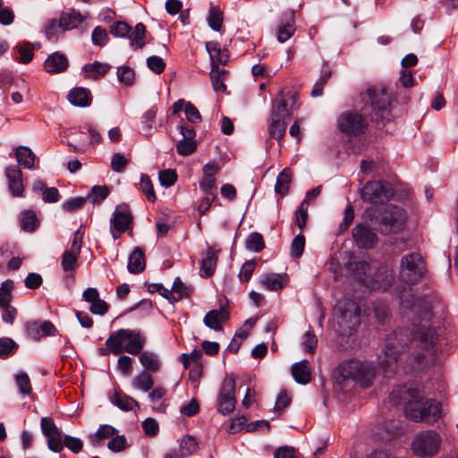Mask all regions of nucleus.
<instances>
[{
    "label": "nucleus",
    "mask_w": 458,
    "mask_h": 458,
    "mask_svg": "<svg viewBox=\"0 0 458 458\" xmlns=\"http://www.w3.org/2000/svg\"><path fill=\"white\" fill-rule=\"evenodd\" d=\"M131 28L123 21H116L111 26L110 32L114 37H127L130 34Z\"/></svg>",
    "instance_id": "61"
},
{
    "label": "nucleus",
    "mask_w": 458,
    "mask_h": 458,
    "mask_svg": "<svg viewBox=\"0 0 458 458\" xmlns=\"http://www.w3.org/2000/svg\"><path fill=\"white\" fill-rule=\"evenodd\" d=\"M375 317L380 323H385L390 315L388 306L384 302H376L373 306Z\"/></svg>",
    "instance_id": "60"
},
{
    "label": "nucleus",
    "mask_w": 458,
    "mask_h": 458,
    "mask_svg": "<svg viewBox=\"0 0 458 458\" xmlns=\"http://www.w3.org/2000/svg\"><path fill=\"white\" fill-rule=\"evenodd\" d=\"M218 251L211 246L208 247L206 256L200 262L199 274L202 277H209L214 274L218 259Z\"/></svg>",
    "instance_id": "22"
},
{
    "label": "nucleus",
    "mask_w": 458,
    "mask_h": 458,
    "mask_svg": "<svg viewBox=\"0 0 458 458\" xmlns=\"http://www.w3.org/2000/svg\"><path fill=\"white\" fill-rule=\"evenodd\" d=\"M348 271L352 273L353 277L365 284L370 270L369 264L364 260H349L346 264Z\"/></svg>",
    "instance_id": "23"
},
{
    "label": "nucleus",
    "mask_w": 458,
    "mask_h": 458,
    "mask_svg": "<svg viewBox=\"0 0 458 458\" xmlns=\"http://www.w3.org/2000/svg\"><path fill=\"white\" fill-rule=\"evenodd\" d=\"M425 273V261L420 253H409L401 259L399 276L403 282L408 284H416L423 277Z\"/></svg>",
    "instance_id": "7"
},
{
    "label": "nucleus",
    "mask_w": 458,
    "mask_h": 458,
    "mask_svg": "<svg viewBox=\"0 0 458 458\" xmlns=\"http://www.w3.org/2000/svg\"><path fill=\"white\" fill-rule=\"evenodd\" d=\"M366 96L371 107L374 120L386 119L390 113L391 96L383 86H372L367 89Z\"/></svg>",
    "instance_id": "9"
},
{
    "label": "nucleus",
    "mask_w": 458,
    "mask_h": 458,
    "mask_svg": "<svg viewBox=\"0 0 458 458\" xmlns=\"http://www.w3.org/2000/svg\"><path fill=\"white\" fill-rule=\"evenodd\" d=\"M38 226V220L37 218L36 214L31 211L28 210L25 211L22 214L21 219V227L25 232H34L37 227Z\"/></svg>",
    "instance_id": "44"
},
{
    "label": "nucleus",
    "mask_w": 458,
    "mask_h": 458,
    "mask_svg": "<svg viewBox=\"0 0 458 458\" xmlns=\"http://www.w3.org/2000/svg\"><path fill=\"white\" fill-rule=\"evenodd\" d=\"M68 100L72 106L85 107L91 103V94L88 89L82 87L74 88L70 90Z\"/></svg>",
    "instance_id": "24"
},
{
    "label": "nucleus",
    "mask_w": 458,
    "mask_h": 458,
    "mask_svg": "<svg viewBox=\"0 0 458 458\" xmlns=\"http://www.w3.org/2000/svg\"><path fill=\"white\" fill-rule=\"evenodd\" d=\"M302 345L308 353H315L318 345V338L312 331L309 330L304 334Z\"/></svg>",
    "instance_id": "52"
},
{
    "label": "nucleus",
    "mask_w": 458,
    "mask_h": 458,
    "mask_svg": "<svg viewBox=\"0 0 458 458\" xmlns=\"http://www.w3.org/2000/svg\"><path fill=\"white\" fill-rule=\"evenodd\" d=\"M206 49L211 60V68H219V64L225 65L229 60V53L222 49L218 43L209 41L206 43Z\"/></svg>",
    "instance_id": "19"
},
{
    "label": "nucleus",
    "mask_w": 458,
    "mask_h": 458,
    "mask_svg": "<svg viewBox=\"0 0 458 458\" xmlns=\"http://www.w3.org/2000/svg\"><path fill=\"white\" fill-rule=\"evenodd\" d=\"M256 267L255 260L246 261L241 267L239 278L242 282H248Z\"/></svg>",
    "instance_id": "64"
},
{
    "label": "nucleus",
    "mask_w": 458,
    "mask_h": 458,
    "mask_svg": "<svg viewBox=\"0 0 458 458\" xmlns=\"http://www.w3.org/2000/svg\"><path fill=\"white\" fill-rule=\"evenodd\" d=\"M394 196V191L387 182H367L360 190V198L364 202L371 204H383Z\"/></svg>",
    "instance_id": "10"
},
{
    "label": "nucleus",
    "mask_w": 458,
    "mask_h": 458,
    "mask_svg": "<svg viewBox=\"0 0 458 458\" xmlns=\"http://www.w3.org/2000/svg\"><path fill=\"white\" fill-rule=\"evenodd\" d=\"M199 448L197 440L190 435L185 436L180 443V457L184 458L196 453Z\"/></svg>",
    "instance_id": "38"
},
{
    "label": "nucleus",
    "mask_w": 458,
    "mask_h": 458,
    "mask_svg": "<svg viewBox=\"0 0 458 458\" xmlns=\"http://www.w3.org/2000/svg\"><path fill=\"white\" fill-rule=\"evenodd\" d=\"M208 22L211 29L216 31H219L223 23V14L219 9L212 7L209 11L208 17Z\"/></svg>",
    "instance_id": "49"
},
{
    "label": "nucleus",
    "mask_w": 458,
    "mask_h": 458,
    "mask_svg": "<svg viewBox=\"0 0 458 458\" xmlns=\"http://www.w3.org/2000/svg\"><path fill=\"white\" fill-rule=\"evenodd\" d=\"M339 130L348 136H357L366 131L368 123L366 118L358 112L345 111L337 121Z\"/></svg>",
    "instance_id": "12"
},
{
    "label": "nucleus",
    "mask_w": 458,
    "mask_h": 458,
    "mask_svg": "<svg viewBox=\"0 0 458 458\" xmlns=\"http://www.w3.org/2000/svg\"><path fill=\"white\" fill-rule=\"evenodd\" d=\"M156 110L149 109L147 112L144 113L142 118V126H141V132L145 135H149L151 133V130L153 128V124L156 118Z\"/></svg>",
    "instance_id": "51"
},
{
    "label": "nucleus",
    "mask_w": 458,
    "mask_h": 458,
    "mask_svg": "<svg viewBox=\"0 0 458 458\" xmlns=\"http://www.w3.org/2000/svg\"><path fill=\"white\" fill-rule=\"evenodd\" d=\"M117 77L122 83L132 85L135 79L134 71L129 66H121L117 69Z\"/></svg>",
    "instance_id": "53"
},
{
    "label": "nucleus",
    "mask_w": 458,
    "mask_h": 458,
    "mask_svg": "<svg viewBox=\"0 0 458 458\" xmlns=\"http://www.w3.org/2000/svg\"><path fill=\"white\" fill-rule=\"evenodd\" d=\"M309 205L308 199H303L294 213V222L301 232H302L307 225Z\"/></svg>",
    "instance_id": "39"
},
{
    "label": "nucleus",
    "mask_w": 458,
    "mask_h": 458,
    "mask_svg": "<svg viewBox=\"0 0 458 458\" xmlns=\"http://www.w3.org/2000/svg\"><path fill=\"white\" fill-rule=\"evenodd\" d=\"M69 65L67 57L59 52H55L46 59L44 68L48 73H60L64 72Z\"/></svg>",
    "instance_id": "20"
},
{
    "label": "nucleus",
    "mask_w": 458,
    "mask_h": 458,
    "mask_svg": "<svg viewBox=\"0 0 458 458\" xmlns=\"http://www.w3.org/2000/svg\"><path fill=\"white\" fill-rule=\"evenodd\" d=\"M18 344L11 338H0V358H7L14 353Z\"/></svg>",
    "instance_id": "47"
},
{
    "label": "nucleus",
    "mask_w": 458,
    "mask_h": 458,
    "mask_svg": "<svg viewBox=\"0 0 458 458\" xmlns=\"http://www.w3.org/2000/svg\"><path fill=\"white\" fill-rule=\"evenodd\" d=\"M64 445L61 432H57L47 437V446L51 451L60 453L64 449Z\"/></svg>",
    "instance_id": "63"
},
{
    "label": "nucleus",
    "mask_w": 458,
    "mask_h": 458,
    "mask_svg": "<svg viewBox=\"0 0 458 458\" xmlns=\"http://www.w3.org/2000/svg\"><path fill=\"white\" fill-rule=\"evenodd\" d=\"M111 65L100 62H94L84 66V76L88 79L98 80L103 77L109 70Z\"/></svg>",
    "instance_id": "27"
},
{
    "label": "nucleus",
    "mask_w": 458,
    "mask_h": 458,
    "mask_svg": "<svg viewBox=\"0 0 458 458\" xmlns=\"http://www.w3.org/2000/svg\"><path fill=\"white\" fill-rule=\"evenodd\" d=\"M116 432V429L110 425H102L93 435L89 436L90 443L94 446L100 445L102 439H106L113 437Z\"/></svg>",
    "instance_id": "37"
},
{
    "label": "nucleus",
    "mask_w": 458,
    "mask_h": 458,
    "mask_svg": "<svg viewBox=\"0 0 458 458\" xmlns=\"http://www.w3.org/2000/svg\"><path fill=\"white\" fill-rule=\"evenodd\" d=\"M91 38L94 45L103 47L108 40V35L105 29L98 26L93 30Z\"/></svg>",
    "instance_id": "62"
},
{
    "label": "nucleus",
    "mask_w": 458,
    "mask_h": 458,
    "mask_svg": "<svg viewBox=\"0 0 458 458\" xmlns=\"http://www.w3.org/2000/svg\"><path fill=\"white\" fill-rule=\"evenodd\" d=\"M289 115L286 100L283 97L276 98L272 103L271 118L285 121Z\"/></svg>",
    "instance_id": "31"
},
{
    "label": "nucleus",
    "mask_w": 458,
    "mask_h": 458,
    "mask_svg": "<svg viewBox=\"0 0 458 458\" xmlns=\"http://www.w3.org/2000/svg\"><path fill=\"white\" fill-rule=\"evenodd\" d=\"M262 283L265 287L270 291L281 290L284 287L283 277L279 274L273 273L267 275Z\"/></svg>",
    "instance_id": "46"
},
{
    "label": "nucleus",
    "mask_w": 458,
    "mask_h": 458,
    "mask_svg": "<svg viewBox=\"0 0 458 458\" xmlns=\"http://www.w3.org/2000/svg\"><path fill=\"white\" fill-rule=\"evenodd\" d=\"M110 189L106 185H95L91 188L86 198L87 199H89L93 204H100L108 197Z\"/></svg>",
    "instance_id": "42"
},
{
    "label": "nucleus",
    "mask_w": 458,
    "mask_h": 458,
    "mask_svg": "<svg viewBox=\"0 0 458 458\" xmlns=\"http://www.w3.org/2000/svg\"><path fill=\"white\" fill-rule=\"evenodd\" d=\"M305 242V237L301 232L293 238L291 244V254L293 257L298 259L302 255Z\"/></svg>",
    "instance_id": "50"
},
{
    "label": "nucleus",
    "mask_w": 458,
    "mask_h": 458,
    "mask_svg": "<svg viewBox=\"0 0 458 458\" xmlns=\"http://www.w3.org/2000/svg\"><path fill=\"white\" fill-rule=\"evenodd\" d=\"M17 162L25 168L32 169L35 165L36 156L32 150L24 146H20L15 149Z\"/></svg>",
    "instance_id": "28"
},
{
    "label": "nucleus",
    "mask_w": 458,
    "mask_h": 458,
    "mask_svg": "<svg viewBox=\"0 0 458 458\" xmlns=\"http://www.w3.org/2000/svg\"><path fill=\"white\" fill-rule=\"evenodd\" d=\"M228 312L225 309L220 308L219 310H212L208 311L204 317V324L215 331H221L223 329L222 322L228 319Z\"/></svg>",
    "instance_id": "21"
},
{
    "label": "nucleus",
    "mask_w": 458,
    "mask_h": 458,
    "mask_svg": "<svg viewBox=\"0 0 458 458\" xmlns=\"http://www.w3.org/2000/svg\"><path fill=\"white\" fill-rule=\"evenodd\" d=\"M140 361L144 367V370L151 373L157 372L160 369V361L157 354L149 352H140Z\"/></svg>",
    "instance_id": "30"
},
{
    "label": "nucleus",
    "mask_w": 458,
    "mask_h": 458,
    "mask_svg": "<svg viewBox=\"0 0 458 458\" xmlns=\"http://www.w3.org/2000/svg\"><path fill=\"white\" fill-rule=\"evenodd\" d=\"M375 376V369L369 363L352 360L341 364L335 375L336 385L343 390L352 388L354 383L362 387L370 385Z\"/></svg>",
    "instance_id": "2"
},
{
    "label": "nucleus",
    "mask_w": 458,
    "mask_h": 458,
    "mask_svg": "<svg viewBox=\"0 0 458 458\" xmlns=\"http://www.w3.org/2000/svg\"><path fill=\"white\" fill-rule=\"evenodd\" d=\"M439 336L436 329L420 326L414 333V340L419 351L414 354V360L420 366L432 365L436 361L437 349Z\"/></svg>",
    "instance_id": "4"
},
{
    "label": "nucleus",
    "mask_w": 458,
    "mask_h": 458,
    "mask_svg": "<svg viewBox=\"0 0 458 458\" xmlns=\"http://www.w3.org/2000/svg\"><path fill=\"white\" fill-rule=\"evenodd\" d=\"M166 390L158 386L154 388L148 394L149 399L154 403L153 409L158 412H165L166 405L161 401L165 395Z\"/></svg>",
    "instance_id": "40"
},
{
    "label": "nucleus",
    "mask_w": 458,
    "mask_h": 458,
    "mask_svg": "<svg viewBox=\"0 0 458 458\" xmlns=\"http://www.w3.org/2000/svg\"><path fill=\"white\" fill-rule=\"evenodd\" d=\"M403 346L399 343L397 334L393 333L386 339L383 356H380L379 369L386 377H390L397 371L398 357Z\"/></svg>",
    "instance_id": "8"
},
{
    "label": "nucleus",
    "mask_w": 458,
    "mask_h": 458,
    "mask_svg": "<svg viewBox=\"0 0 458 458\" xmlns=\"http://www.w3.org/2000/svg\"><path fill=\"white\" fill-rule=\"evenodd\" d=\"M295 13L288 10L281 17L280 24L276 31V38L280 43L288 40L295 32Z\"/></svg>",
    "instance_id": "17"
},
{
    "label": "nucleus",
    "mask_w": 458,
    "mask_h": 458,
    "mask_svg": "<svg viewBox=\"0 0 458 458\" xmlns=\"http://www.w3.org/2000/svg\"><path fill=\"white\" fill-rule=\"evenodd\" d=\"M132 218V214L127 204L118 205L110 222L112 231H116L119 233H124L131 224Z\"/></svg>",
    "instance_id": "16"
},
{
    "label": "nucleus",
    "mask_w": 458,
    "mask_h": 458,
    "mask_svg": "<svg viewBox=\"0 0 458 458\" xmlns=\"http://www.w3.org/2000/svg\"><path fill=\"white\" fill-rule=\"evenodd\" d=\"M227 71L225 69L220 70L219 68H211L210 78L213 89L218 92H225L226 85L225 84V75Z\"/></svg>",
    "instance_id": "34"
},
{
    "label": "nucleus",
    "mask_w": 458,
    "mask_h": 458,
    "mask_svg": "<svg viewBox=\"0 0 458 458\" xmlns=\"http://www.w3.org/2000/svg\"><path fill=\"white\" fill-rule=\"evenodd\" d=\"M292 375L299 384L306 385L311 379V370L307 360L294 363L291 369Z\"/></svg>",
    "instance_id": "25"
},
{
    "label": "nucleus",
    "mask_w": 458,
    "mask_h": 458,
    "mask_svg": "<svg viewBox=\"0 0 458 458\" xmlns=\"http://www.w3.org/2000/svg\"><path fill=\"white\" fill-rule=\"evenodd\" d=\"M86 201V197H76L70 199L63 204V209L69 213L74 212L81 208Z\"/></svg>",
    "instance_id": "59"
},
{
    "label": "nucleus",
    "mask_w": 458,
    "mask_h": 458,
    "mask_svg": "<svg viewBox=\"0 0 458 458\" xmlns=\"http://www.w3.org/2000/svg\"><path fill=\"white\" fill-rule=\"evenodd\" d=\"M15 382L19 388V392L22 395L30 394L32 392V386L27 373L21 372L16 375Z\"/></svg>",
    "instance_id": "48"
},
{
    "label": "nucleus",
    "mask_w": 458,
    "mask_h": 458,
    "mask_svg": "<svg viewBox=\"0 0 458 458\" xmlns=\"http://www.w3.org/2000/svg\"><path fill=\"white\" fill-rule=\"evenodd\" d=\"M441 438L433 430H426L419 433L413 439L411 448L418 456H432L439 449Z\"/></svg>",
    "instance_id": "11"
},
{
    "label": "nucleus",
    "mask_w": 458,
    "mask_h": 458,
    "mask_svg": "<svg viewBox=\"0 0 458 458\" xmlns=\"http://www.w3.org/2000/svg\"><path fill=\"white\" fill-rule=\"evenodd\" d=\"M353 240L360 249L369 250L375 247L378 238L367 225L359 224L352 229Z\"/></svg>",
    "instance_id": "15"
},
{
    "label": "nucleus",
    "mask_w": 458,
    "mask_h": 458,
    "mask_svg": "<svg viewBox=\"0 0 458 458\" xmlns=\"http://www.w3.org/2000/svg\"><path fill=\"white\" fill-rule=\"evenodd\" d=\"M147 66L157 74L162 73L165 69V63L157 55H151L147 58Z\"/></svg>",
    "instance_id": "57"
},
{
    "label": "nucleus",
    "mask_w": 458,
    "mask_h": 458,
    "mask_svg": "<svg viewBox=\"0 0 458 458\" xmlns=\"http://www.w3.org/2000/svg\"><path fill=\"white\" fill-rule=\"evenodd\" d=\"M146 26L143 23H137L136 26L134 27L133 31L131 34H129L131 46L136 48H142L146 44Z\"/></svg>",
    "instance_id": "33"
},
{
    "label": "nucleus",
    "mask_w": 458,
    "mask_h": 458,
    "mask_svg": "<svg viewBox=\"0 0 458 458\" xmlns=\"http://www.w3.org/2000/svg\"><path fill=\"white\" fill-rule=\"evenodd\" d=\"M140 189L146 194L148 200L154 202L157 199L153 184L149 176L142 174L140 177Z\"/></svg>",
    "instance_id": "56"
},
{
    "label": "nucleus",
    "mask_w": 458,
    "mask_h": 458,
    "mask_svg": "<svg viewBox=\"0 0 458 458\" xmlns=\"http://www.w3.org/2000/svg\"><path fill=\"white\" fill-rule=\"evenodd\" d=\"M389 400L394 405H403L406 417L416 422L432 424L441 417V403L424 398L418 386H398L391 392Z\"/></svg>",
    "instance_id": "1"
},
{
    "label": "nucleus",
    "mask_w": 458,
    "mask_h": 458,
    "mask_svg": "<svg viewBox=\"0 0 458 458\" xmlns=\"http://www.w3.org/2000/svg\"><path fill=\"white\" fill-rule=\"evenodd\" d=\"M291 181L292 172L289 168H284L277 176L275 186L276 191L284 196L288 192Z\"/></svg>",
    "instance_id": "36"
},
{
    "label": "nucleus",
    "mask_w": 458,
    "mask_h": 458,
    "mask_svg": "<svg viewBox=\"0 0 458 458\" xmlns=\"http://www.w3.org/2000/svg\"><path fill=\"white\" fill-rule=\"evenodd\" d=\"M80 254L65 250L62 255L61 266L64 272H73L78 267V258Z\"/></svg>",
    "instance_id": "41"
},
{
    "label": "nucleus",
    "mask_w": 458,
    "mask_h": 458,
    "mask_svg": "<svg viewBox=\"0 0 458 458\" xmlns=\"http://www.w3.org/2000/svg\"><path fill=\"white\" fill-rule=\"evenodd\" d=\"M245 246L254 252H260L265 248V242L261 233H251L246 239Z\"/></svg>",
    "instance_id": "45"
},
{
    "label": "nucleus",
    "mask_w": 458,
    "mask_h": 458,
    "mask_svg": "<svg viewBox=\"0 0 458 458\" xmlns=\"http://www.w3.org/2000/svg\"><path fill=\"white\" fill-rule=\"evenodd\" d=\"M394 282V275L392 269L379 267L372 276L367 278L364 285L372 290L386 291Z\"/></svg>",
    "instance_id": "14"
},
{
    "label": "nucleus",
    "mask_w": 458,
    "mask_h": 458,
    "mask_svg": "<svg viewBox=\"0 0 458 458\" xmlns=\"http://www.w3.org/2000/svg\"><path fill=\"white\" fill-rule=\"evenodd\" d=\"M83 21L82 16L79 13H63L58 21V25L62 31L76 28Z\"/></svg>",
    "instance_id": "29"
},
{
    "label": "nucleus",
    "mask_w": 458,
    "mask_h": 458,
    "mask_svg": "<svg viewBox=\"0 0 458 458\" xmlns=\"http://www.w3.org/2000/svg\"><path fill=\"white\" fill-rule=\"evenodd\" d=\"M197 148L195 140H181L176 145V150L181 156H190Z\"/></svg>",
    "instance_id": "55"
},
{
    "label": "nucleus",
    "mask_w": 458,
    "mask_h": 458,
    "mask_svg": "<svg viewBox=\"0 0 458 458\" xmlns=\"http://www.w3.org/2000/svg\"><path fill=\"white\" fill-rule=\"evenodd\" d=\"M235 404V380L233 377H226L219 391L217 410L221 414L227 415L233 411Z\"/></svg>",
    "instance_id": "13"
},
{
    "label": "nucleus",
    "mask_w": 458,
    "mask_h": 458,
    "mask_svg": "<svg viewBox=\"0 0 458 458\" xmlns=\"http://www.w3.org/2000/svg\"><path fill=\"white\" fill-rule=\"evenodd\" d=\"M132 385L144 392H148L153 388L154 386V380L151 376V372L142 370L135 377Z\"/></svg>",
    "instance_id": "35"
},
{
    "label": "nucleus",
    "mask_w": 458,
    "mask_h": 458,
    "mask_svg": "<svg viewBox=\"0 0 458 458\" xmlns=\"http://www.w3.org/2000/svg\"><path fill=\"white\" fill-rule=\"evenodd\" d=\"M406 214L403 208L388 205L376 216L377 230L381 233L390 234L401 232L405 225Z\"/></svg>",
    "instance_id": "5"
},
{
    "label": "nucleus",
    "mask_w": 458,
    "mask_h": 458,
    "mask_svg": "<svg viewBox=\"0 0 458 458\" xmlns=\"http://www.w3.org/2000/svg\"><path fill=\"white\" fill-rule=\"evenodd\" d=\"M161 185L168 188L174 185L177 180L175 170L165 169L159 172L158 174Z\"/></svg>",
    "instance_id": "54"
},
{
    "label": "nucleus",
    "mask_w": 458,
    "mask_h": 458,
    "mask_svg": "<svg viewBox=\"0 0 458 458\" xmlns=\"http://www.w3.org/2000/svg\"><path fill=\"white\" fill-rule=\"evenodd\" d=\"M5 174L8 180L9 190L14 196H23L22 173L21 169L15 165L6 168Z\"/></svg>",
    "instance_id": "18"
},
{
    "label": "nucleus",
    "mask_w": 458,
    "mask_h": 458,
    "mask_svg": "<svg viewBox=\"0 0 458 458\" xmlns=\"http://www.w3.org/2000/svg\"><path fill=\"white\" fill-rule=\"evenodd\" d=\"M400 303L414 325L417 322L428 321L431 318V301L427 297L416 298L407 293L400 296Z\"/></svg>",
    "instance_id": "6"
},
{
    "label": "nucleus",
    "mask_w": 458,
    "mask_h": 458,
    "mask_svg": "<svg viewBox=\"0 0 458 458\" xmlns=\"http://www.w3.org/2000/svg\"><path fill=\"white\" fill-rule=\"evenodd\" d=\"M146 337L139 330L119 329L110 335L106 341V348L98 349L101 355L109 352L115 355L127 352L132 355L139 354L144 347Z\"/></svg>",
    "instance_id": "3"
},
{
    "label": "nucleus",
    "mask_w": 458,
    "mask_h": 458,
    "mask_svg": "<svg viewBox=\"0 0 458 458\" xmlns=\"http://www.w3.org/2000/svg\"><path fill=\"white\" fill-rule=\"evenodd\" d=\"M286 131V123L283 120H276L270 118V123L268 126V133L270 138H273L276 140H280L285 134Z\"/></svg>",
    "instance_id": "43"
},
{
    "label": "nucleus",
    "mask_w": 458,
    "mask_h": 458,
    "mask_svg": "<svg viewBox=\"0 0 458 458\" xmlns=\"http://www.w3.org/2000/svg\"><path fill=\"white\" fill-rule=\"evenodd\" d=\"M42 433L48 437L57 432H60L54 420L50 417H43L40 420Z\"/></svg>",
    "instance_id": "58"
},
{
    "label": "nucleus",
    "mask_w": 458,
    "mask_h": 458,
    "mask_svg": "<svg viewBox=\"0 0 458 458\" xmlns=\"http://www.w3.org/2000/svg\"><path fill=\"white\" fill-rule=\"evenodd\" d=\"M146 267L145 255L143 250L137 247L129 257L128 270L130 273L138 274L142 272Z\"/></svg>",
    "instance_id": "26"
},
{
    "label": "nucleus",
    "mask_w": 458,
    "mask_h": 458,
    "mask_svg": "<svg viewBox=\"0 0 458 458\" xmlns=\"http://www.w3.org/2000/svg\"><path fill=\"white\" fill-rule=\"evenodd\" d=\"M112 403L116 405L119 409L129 411L133 410L134 407H138L139 403L132 397L115 392L114 397L112 398Z\"/></svg>",
    "instance_id": "32"
}]
</instances>
